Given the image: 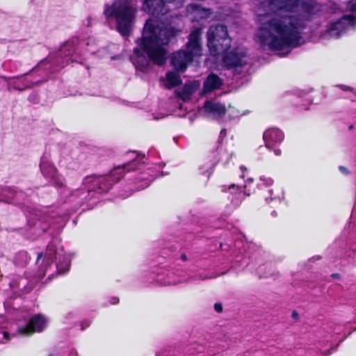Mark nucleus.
Masks as SVG:
<instances>
[{
    "label": "nucleus",
    "mask_w": 356,
    "mask_h": 356,
    "mask_svg": "<svg viewBox=\"0 0 356 356\" xmlns=\"http://www.w3.org/2000/svg\"><path fill=\"white\" fill-rule=\"evenodd\" d=\"M180 30L174 26L160 27L157 22L152 19L146 20L143 28L140 38L136 40L137 47L133 49L136 61H133L136 67L142 71L149 66L145 53L148 58L158 66H163L167 60L165 46L175 40Z\"/></svg>",
    "instance_id": "1"
},
{
    "label": "nucleus",
    "mask_w": 356,
    "mask_h": 356,
    "mask_svg": "<svg viewBox=\"0 0 356 356\" xmlns=\"http://www.w3.org/2000/svg\"><path fill=\"white\" fill-rule=\"evenodd\" d=\"M300 23L296 17L282 15L270 19L259 29L257 36L262 46L274 51L299 45Z\"/></svg>",
    "instance_id": "2"
},
{
    "label": "nucleus",
    "mask_w": 356,
    "mask_h": 356,
    "mask_svg": "<svg viewBox=\"0 0 356 356\" xmlns=\"http://www.w3.org/2000/svg\"><path fill=\"white\" fill-rule=\"evenodd\" d=\"M131 153L135 154L134 158H133L131 161L114 167L108 175L98 177L92 176L86 177L83 180V184L85 185L92 184L94 187L90 188L88 186L86 190H77L73 195H80L86 193L89 195L91 192H97L100 194L107 193L112 188L113 184L119 181L127 172L138 169V166L144 163V155H140L136 153V152H131Z\"/></svg>",
    "instance_id": "3"
},
{
    "label": "nucleus",
    "mask_w": 356,
    "mask_h": 356,
    "mask_svg": "<svg viewBox=\"0 0 356 356\" xmlns=\"http://www.w3.org/2000/svg\"><path fill=\"white\" fill-rule=\"evenodd\" d=\"M137 8L132 4V0H116L111 6L105 5L104 14L107 19L114 18L116 30L124 37H128L134 23Z\"/></svg>",
    "instance_id": "4"
},
{
    "label": "nucleus",
    "mask_w": 356,
    "mask_h": 356,
    "mask_svg": "<svg viewBox=\"0 0 356 356\" xmlns=\"http://www.w3.org/2000/svg\"><path fill=\"white\" fill-rule=\"evenodd\" d=\"M201 35L200 28H195L189 33L186 49L173 52L170 56V65L178 72H184L195 56H201Z\"/></svg>",
    "instance_id": "5"
},
{
    "label": "nucleus",
    "mask_w": 356,
    "mask_h": 356,
    "mask_svg": "<svg viewBox=\"0 0 356 356\" xmlns=\"http://www.w3.org/2000/svg\"><path fill=\"white\" fill-rule=\"evenodd\" d=\"M45 324L46 319L42 314H35L29 318L26 325L17 327V334L23 337H29L35 332H41Z\"/></svg>",
    "instance_id": "6"
},
{
    "label": "nucleus",
    "mask_w": 356,
    "mask_h": 356,
    "mask_svg": "<svg viewBox=\"0 0 356 356\" xmlns=\"http://www.w3.org/2000/svg\"><path fill=\"white\" fill-rule=\"evenodd\" d=\"M142 9L149 15L161 20L169 10L164 0H143Z\"/></svg>",
    "instance_id": "7"
},
{
    "label": "nucleus",
    "mask_w": 356,
    "mask_h": 356,
    "mask_svg": "<svg viewBox=\"0 0 356 356\" xmlns=\"http://www.w3.org/2000/svg\"><path fill=\"white\" fill-rule=\"evenodd\" d=\"M246 54L244 51L238 52L236 49L229 51H225L222 59V65L227 70H231L237 67H243L246 65L244 58Z\"/></svg>",
    "instance_id": "8"
},
{
    "label": "nucleus",
    "mask_w": 356,
    "mask_h": 356,
    "mask_svg": "<svg viewBox=\"0 0 356 356\" xmlns=\"http://www.w3.org/2000/svg\"><path fill=\"white\" fill-rule=\"evenodd\" d=\"M207 39H218L221 40V42H224L226 47H231L232 38L228 34L227 28L225 25L218 24L211 26L207 33Z\"/></svg>",
    "instance_id": "9"
},
{
    "label": "nucleus",
    "mask_w": 356,
    "mask_h": 356,
    "mask_svg": "<svg viewBox=\"0 0 356 356\" xmlns=\"http://www.w3.org/2000/svg\"><path fill=\"white\" fill-rule=\"evenodd\" d=\"M266 147L273 149L274 146L279 145L284 139V132L277 128H270L266 130L263 134Z\"/></svg>",
    "instance_id": "10"
},
{
    "label": "nucleus",
    "mask_w": 356,
    "mask_h": 356,
    "mask_svg": "<svg viewBox=\"0 0 356 356\" xmlns=\"http://www.w3.org/2000/svg\"><path fill=\"white\" fill-rule=\"evenodd\" d=\"M346 21H349V23L353 24L355 22V17L351 15H343L341 19L330 24L327 28V32L332 36H336L337 38L339 37L347 26L345 23Z\"/></svg>",
    "instance_id": "11"
},
{
    "label": "nucleus",
    "mask_w": 356,
    "mask_h": 356,
    "mask_svg": "<svg viewBox=\"0 0 356 356\" xmlns=\"http://www.w3.org/2000/svg\"><path fill=\"white\" fill-rule=\"evenodd\" d=\"M203 108L206 113L212 115L213 119L216 120L224 117L227 113L225 104L211 100H206L204 103Z\"/></svg>",
    "instance_id": "12"
},
{
    "label": "nucleus",
    "mask_w": 356,
    "mask_h": 356,
    "mask_svg": "<svg viewBox=\"0 0 356 356\" xmlns=\"http://www.w3.org/2000/svg\"><path fill=\"white\" fill-rule=\"evenodd\" d=\"M223 85V80L216 74L211 72L203 82L202 93L207 95L218 90Z\"/></svg>",
    "instance_id": "13"
},
{
    "label": "nucleus",
    "mask_w": 356,
    "mask_h": 356,
    "mask_svg": "<svg viewBox=\"0 0 356 356\" xmlns=\"http://www.w3.org/2000/svg\"><path fill=\"white\" fill-rule=\"evenodd\" d=\"M301 0H270V6L277 10L294 13L300 8Z\"/></svg>",
    "instance_id": "14"
},
{
    "label": "nucleus",
    "mask_w": 356,
    "mask_h": 356,
    "mask_svg": "<svg viewBox=\"0 0 356 356\" xmlns=\"http://www.w3.org/2000/svg\"><path fill=\"white\" fill-rule=\"evenodd\" d=\"M299 8L306 19H310L312 16L321 10L319 3L315 0H301Z\"/></svg>",
    "instance_id": "15"
},
{
    "label": "nucleus",
    "mask_w": 356,
    "mask_h": 356,
    "mask_svg": "<svg viewBox=\"0 0 356 356\" xmlns=\"http://www.w3.org/2000/svg\"><path fill=\"white\" fill-rule=\"evenodd\" d=\"M198 87L199 83L196 81L186 83L181 88V90L177 92L176 96L184 102L189 100L192 95L197 90Z\"/></svg>",
    "instance_id": "16"
},
{
    "label": "nucleus",
    "mask_w": 356,
    "mask_h": 356,
    "mask_svg": "<svg viewBox=\"0 0 356 356\" xmlns=\"http://www.w3.org/2000/svg\"><path fill=\"white\" fill-rule=\"evenodd\" d=\"M223 44L224 42H221V40L214 39L213 38L207 39V47L209 52L214 56L220 55L230 49L231 47H226Z\"/></svg>",
    "instance_id": "17"
},
{
    "label": "nucleus",
    "mask_w": 356,
    "mask_h": 356,
    "mask_svg": "<svg viewBox=\"0 0 356 356\" xmlns=\"http://www.w3.org/2000/svg\"><path fill=\"white\" fill-rule=\"evenodd\" d=\"M40 169L42 175L46 179H49L54 178L58 172L56 168L44 157L42 158L40 163Z\"/></svg>",
    "instance_id": "18"
},
{
    "label": "nucleus",
    "mask_w": 356,
    "mask_h": 356,
    "mask_svg": "<svg viewBox=\"0 0 356 356\" xmlns=\"http://www.w3.org/2000/svg\"><path fill=\"white\" fill-rule=\"evenodd\" d=\"M165 77L167 81L166 88L168 89H172L182 84L181 76L175 72H168Z\"/></svg>",
    "instance_id": "19"
},
{
    "label": "nucleus",
    "mask_w": 356,
    "mask_h": 356,
    "mask_svg": "<svg viewBox=\"0 0 356 356\" xmlns=\"http://www.w3.org/2000/svg\"><path fill=\"white\" fill-rule=\"evenodd\" d=\"M0 191L1 196L4 197L8 200L9 203L15 197L17 193L15 188L13 186H1L0 188Z\"/></svg>",
    "instance_id": "20"
},
{
    "label": "nucleus",
    "mask_w": 356,
    "mask_h": 356,
    "mask_svg": "<svg viewBox=\"0 0 356 356\" xmlns=\"http://www.w3.org/2000/svg\"><path fill=\"white\" fill-rule=\"evenodd\" d=\"M56 245L49 243L47 246L44 257L52 262L54 259H56Z\"/></svg>",
    "instance_id": "21"
},
{
    "label": "nucleus",
    "mask_w": 356,
    "mask_h": 356,
    "mask_svg": "<svg viewBox=\"0 0 356 356\" xmlns=\"http://www.w3.org/2000/svg\"><path fill=\"white\" fill-rule=\"evenodd\" d=\"M70 267V262L65 258L62 261L56 264L57 272L60 275H63L69 271Z\"/></svg>",
    "instance_id": "22"
},
{
    "label": "nucleus",
    "mask_w": 356,
    "mask_h": 356,
    "mask_svg": "<svg viewBox=\"0 0 356 356\" xmlns=\"http://www.w3.org/2000/svg\"><path fill=\"white\" fill-rule=\"evenodd\" d=\"M52 181V186L58 188H64L66 187L65 179L56 175L54 178L50 179Z\"/></svg>",
    "instance_id": "23"
},
{
    "label": "nucleus",
    "mask_w": 356,
    "mask_h": 356,
    "mask_svg": "<svg viewBox=\"0 0 356 356\" xmlns=\"http://www.w3.org/2000/svg\"><path fill=\"white\" fill-rule=\"evenodd\" d=\"M338 87L339 88H341L343 91L353 92V90H354L353 88L348 86L343 85V84H340L338 86Z\"/></svg>",
    "instance_id": "24"
},
{
    "label": "nucleus",
    "mask_w": 356,
    "mask_h": 356,
    "mask_svg": "<svg viewBox=\"0 0 356 356\" xmlns=\"http://www.w3.org/2000/svg\"><path fill=\"white\" fill-rule=\"evenodd\" d=\"M33 287H34L33 284H29V286L25 285L22 289V290L23 291L24 293H28L33 290Z\"/></svg>",
    "instance_id": "25"
},
{
    "label": "nucleus",
    "mask_w": 356,
    "mask_h": 356,
    "mask_svg": "<svg viewBox=\"0 0 356 356\" xmlns=\"http://www.w3.org/2000/svg\"><path fill=\"white\" fill-rule=\"evenodd\" d=\"M214 309L218 313H221L222 312V305L221 303L216 302L214 304Z\"/></svg>",
    "instance_id": "26"
},
{
    "label": "nucleus",
    "mask_w": 356,
    "mask_h": 356,
    "mask_svg": "<svg viewBox=\"0 0 356 356\" xmlns=\"http://www.w3.org/2000/svg\"><path fill=\"white\" fill-rule=\"evenodd\" d=\"M270 151H273L276 156H280L282 154V150L280 148H277V146H274L273 149H269Z\"/></svg>",
    "instance_id": "27"
},
{
    "label": "nucleus",
    "mask_w": 356,
    "mask_h": 356,
    "mask_svg": "<svg viewBox=\"0 0 356 356\" xmlns=\"http://www.w3.org/2000/svg\"><path fill=\"white\" fill-rule=\"evenodd\" d=\"M236 188V191H237L238 192H241V188L239 186H237V185H236V184H231V185L229 186V190H231V189H232V188Z\"/></svg>",
    "instance_id": "28"
},
{
    "label": "nucleus",
    "mask_w": 356,
    "mask_h": 356,
    "mask_svg": "<svg viewBox=\"0 0 356 356\" xmlns=\"http://www.w3.org/2000/svg\"><path fill=\"white\" fill-rule=\"evenodd\" d=\"M339 170L345 174V175H348V170L347 169V168L344 167V166H339Z\"/></svg>",
    "instance_id": "29"
},
{
    "label": "nucleus",
    "mask_w": 356,
    "mask_h": 356,
    "mask_svg": "<svg viewBox=\"0 0 356 356\" xmlns=\"http://www.w3.org/2000/svg\"><path fill=\"white\" fill-rule=\"evenodd\" d=\"M3 339H6L7 341L10 340V334L8 332H3Z\"/></svg>",
    "instance_id": "30"
},
{
    "label": "nucleus",
    "mask_w": 356,
    "mask_h": 356,
    "mask_svg": "<svg viewBox=\"0 0 356 356\" xmlns=\"http://www.w3.org/2000/svg\"><path fill=\"white\" fill-rule=\"evenodd\" d=\"M265 181H266V185H268V186H271L274 182L273 179L271 178H268Z\"/></svg>",
    "instance_id": "31"
},
{
    "label": "nucleus",
    "mask_w": 356,
    "mask_h": 356,
    "mask_svg": "<svg viewBox=\"0 0 356 356\" xmlns=\"http://www.w3.org/2000/svg\"><path fill=\"white\" fill-rule=\"evenodd\" d=\"M350 9L353 12H356V1L350 6Z\"/></svg>",
    "instance_id": "32"
},
{
    "label": "nucleus",
    "mask_w": 356,
    "mask_h": 356,
    "mask_svg": "<svg viewBox=\"0 0 356 356\" xmlns=\"http://www.w3.org/2000/svg\"><path fill=\"white\" fill-rule=\"evenodd\" d=\"M292 317L294 318V319H298V317H299V315L298 314V312L296 311H293L292 312Z\"/></svg>",
    "instance_id": "33"
},
{
    "label": "nucleus",
    "mask_w": 356,
    "mask_h": 356,
    "mask_svg": "<svg viewBox=\"0 0 356 356\" xmlns=\"http://www.w3.org/2000/svg\"><path fill=\"white\" fill-rule=\"evenodd\" d=\"M331 277L333 278L339 279L341 277V275L339 273H333L331 275Z\"/></svg>",
    "instance_id": "34"
},
{
    "label": "nucleus",
    "mask_w": 356,
    "mask_h": 356,
    "mask_svg": "<svg viewBox=\"0 0 356 356\" xmlns=\"http://www.w3.org/2000/svg\"><path fill=\"white\" fill-rule=\"evenodd\" d=\"M181 259L184 261H186L187 260V256L185 254H182L181 255Z\"/></svg>",
    "instance_id": "35"
},
{
    "label": "nucleus",
    "mask_w": 356,
    "mask_h": 356,
    "mask_svg": "<svg viewBox=\"0 0 356 356\" xmlns=\"http://www.w3.org/2000/svg\"><path fill=\"white\" fill-rule=\"evenodd\" d=\"M42 257H43L42 252L38 253V257H37V261H38L40 259H42Z\"/></svg>",
    "instance_id": "36"
},
{
    "label": "nucleus",
    "mask_w": 356,
    "mask_h": 356,
    "mask_svg": "<svg viewBox=\"0 0 356 356\" xmlns=\"http://www.w3.org/2000/svg\"><path fill=\"white\" fill-rule=\"evenodd\" d=\"M114 301L113 302V304H117L119 302V299L118 298H113Z\"/></svg>",
    "instance_id": "37"
},
{
    "label": "nucleus",
    "mask_w": 356,
    "mask_h": 356,
    "mask_svg": "<svg viewBox=\"0 0 356 356\" xmlns=\"http://www.w3.org/2000/svg\"><path fill=\"white\" fill-rule=\"evenodd\" d=\"M147 186H148V183H147V181H145V184H144V185H143L142 189H143V188H145L147 187Z\"/></svg>",
    "instance_id": "38"
},
{
    "label": "nucleus",
    "mask_w": 356,
    "mask_h": 356,
    "mask_svg": "<svg viewBox=\"0 0 356 356\" xmlns=\"http://www.w3.org/2000/svg\"><path fill=\"white\" fill-rule=\"evenodd\" d=\"M353 128H354V126H353V124H350V125L349 126V129H350V130L353 129Z\"/></svg>",
    "instance_id": "39"
},
{
    "label": "nucleus",
    "mask_w": 356,
    "mask_h": 356,
    "mask_svg": "<svg viewBox=\"0 0 356 356\" xmlns=\"http://www.w3.org/2000/svg\"><path fill=\"white\" fill-rule=\"evenodd\" d=\"M268 191L270 194H273V189H269Z\"/></svg>",
    "instance_id": "40"
},
{
    "label": "nucleus",
    "mask_w": 356,
    "mask_h": 356,
    "mask_svg": "<svg viewBox=\"0 0 356 356\" xmlns=\"http://www.w3.org/2000/svg\"><path fill=\"white\" fill-rule=\"evenodd\" d=\"M225 129H222L221 130V133H225Z\"/></svg>",
    "instance_id": "41"
},
{
    "label": "nucleus",
    "mask_w": 356,
    "mask_h": 356,
    "mask_svg": "<svg viewBox=\"0 0 356 356\" xmlns=\"http://www.w3.org/2000/svg\"><path fill=\"white\" fill-rule=\"evenodd\" d=\"M225 129H222L221 130V133H225Z\"/></svg>",
    "instance_id": "42"
},
{
    "label": "nucleus",
    "mask_w": 356,
    "mask_h": 356,
    "mask_svg": "<svg viewBox=\"0 0 356 356\" xmlns=\"http://www.w3.org/2000/svg\"><path fill=\"white\" fill-rule=\"evenodd\" d=\"M273 213H276V211H273L272 212V214H273Z\"/></svg>",
    "instance_id": "43"
},
{
    "label": "nucleus",
    "mask_w": 356,
    "mask_h": 356,
    "mask_svg": "<svg viewBox=\"0 0 356 356\" xmlns=\"http://www.w3.org/2000/svg\"><path fill=\"white\" fill-rule=\"evenodd\" d=\"M1 343H3V342H2L1 341H0V344H1Z\"/></svg>",
    "instance_id": "44"
},
{
    "label": "nucleus",
    "mask_w": 356,
    "mask_h": 356,
    "mask_svg": "<svg viewBox=\"0 0 356 356\" xmlns=\"http://www.w3.org/2000/svg\"><path fill=\"white\" fill-rule=\"evenodd\" d=\"M49 356H52V355H51V354H50V355H49Z\"/></svg>",
    "instance_id": "45"
}]
</instances>
